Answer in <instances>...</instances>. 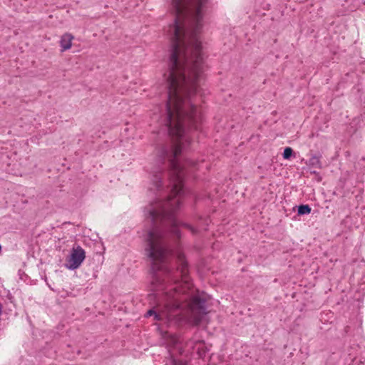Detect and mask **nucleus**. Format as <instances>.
Instances as JSON below:
<instances>
[{"mask_svg":"<svg viewBox=\"0 0 365 365\" xmlns=\"http://www.w3.org/2000/svg\"><path fill=\"white\" fill-rule=\"evenodd\" d=\"M181 226L188 229L193 234H195L197 232L196 230L193 227H192L191 225H190L188 224L182 223L181 225Z\"/></svg>","mask_w":365,"mask_h":365,"instance_id":"10","label":"nucleus"},{"mask_svg":"<svg viewBox=\"0 0 365 365\" xmlns=\"http://www.w3.org/2000/svg\"><path fill=\"white\" fill-rule=\"evenodd\" d=\"M145 250L153 264V270L168 272L165 265L170 254L167 247L166 234L158 227H153L147 235Z\"/></svg>","mask_w":365,"mask_h":365,"instance_id":"2","label":"nucleus"},{"mask_svg":"<svg viewBox=\"0 0 365 365\" xmlns=\"http://www.w3.org/2000/svg\"><path fill=\"white\" fill-rule=\"evenodd\" d=\"M292 153L293 150L291 148L287 147L284 150L283 158L284 159H289L292 156Z\"/></svg>","mask_w":365,"mask_h":365,"instance_id":"8","label":"nucleus"},{"mask_svg":"<svg viewBox=\"0 0 365 365\" xmlns=\"http://www.w3.org/2000/svg\"><path fill=\"white\" fill-rule=\"evenodd\" d=\"M190 318L195 325H197L206 314L205 302L197 297L190 298L189 303Z\"/></svg>","mask_w":365,"mask_h":365,"instance_id":"3","label":"nucleus"},{"mask_svg":"<svg viewBox=\"0 0 365 365\" xmlns=\"http://www.w3.org/2000/svg\"><path fill=\"white\" fill-rule=\"evenodd\" d=\"M309 161V165H312V167H314L317 168H321V162H320L319 157L314 155L312 158H310Z\"/></svg>","mask_w":365,"mask_h":365,"instance_id":"7","label":"nucleus"},{"mask_svg":"<svg viewBox=\"0 0 365 365\" xmlns=\"http://www.w3.org/2000/svg\"><path fill=\"white\" fill-rule=\"evenodd\" d=\"M160 180H161V178H160V175H155L153 176V183L155 185V186H156L157 187H160Z\"/></svg>","mask_w":365,"mask_h":365,"instance_id":"9","label":"nucleus"},{"mask_svg":"<svg viewBox=\"0 0 365 365\" xmlns=\"http://www.w3.org/2000/svg\"><path fill=\"white\" fill-rule=\"evenodd\" d=\"M178 259L180 264L175 274L167 273L165 279L158 273L153 276L152 287L156 292L155 297H159L158 304L153 309L148 310L146 317L154 316L158 321L172 319L174 312L182 306V302L190 298L189 292L191 291L192 284L189 281L187 264L184 255L179 253Z\"/></svg>","mask_w":365,"mask_h":365,"instance_id":"1","label":"nucleus"},{"mask_svg":"<svg viewBox=\"0 0 365 365\" xmlns=\"http://www.w3.org/2000/svg\"><path fill=\"white\" fill-rule=\"evenodd\" d=\"M86 258L85 250L78 245H74L70 255L66 257V267L71 270L78 269Z\"/></svg>","mask_w":365,"mask_h":365,"instance_id":"4","label":"nucleus"},{"mask_svg":"<svg viewBox=\"0 0 365 365\" xmlns=\"http://www.w3.org/2000/svg\"><path fill=\"white\" fill-rule=\"evenodd\" d=\"M173 365H185V364L182 361H173Z\"/></svg>","mask_w":365,"mask_h":365,"instance_id":"11","label":"nucleus"},{"mask_svg":"<svg viewBox=\"0 0 365 365\" xmlns=\"http://www.w3.org/2000/svg\"><path fill=\"white\" fill-rule=\"evenodd\" d=\"M311 212V207L308 205H302L298 207L299 215H307Z\"/></svg>","mask_w":365,"mask_h":365,"instance_id":"6","label":"nucleus"},{"mask_svg":"<svg viewBox=\"0 0 365 365\" xmlns=\"http://www.w3.org/2000/svg\"><path fill=\"white\" fill-rule=\"evenodd\" d=\"M73 39V36H72L71 34L66 33L61 36L60 45L61 46L62 51L68 50L71 47Z\"/></svg>","mask_w":365,"mask_h":365,"instance_id":"5","label":"nucleus"}]
</instances>
